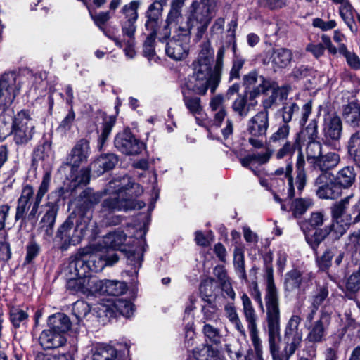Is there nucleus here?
Masks as SVG:
<instances>
[{"label": "nucleus", "instance_id": "1", "mask_svg": "<svg viewBox=\"0 0 360 360\" xmlns=\"http://www.w3.org/2000/svg\"><path fill=\"white\" fill-rule=\"evenodd\" d=\"M224 55L225 48L221 46L217 50L214 65L212 69L214 50L209 41L202 44L198 56L192 64L193 77L195 79L193 91L195 94L205 95L208 89L212 94L215 93L221 82Z\"/></svg>", "mask_w": 360, "mask_h": 360}, {"label": "nucleus", "instance_id": "2", "mask_svg": "<svg viewBox=\"0 0 360 360\" xmlns=\"http://www.w3.org/2000/svg\"><path fill=\"white\" fill-rule=\"evenodd\" d=\"M107 192L110 197L102 204L104 209L115 210H128L136 207L134 198L143 193V189L138 184L134 183L131 178L123 176L110 181Z\"/></svg>", "mask_w": 360, "mask_h": 360}, {"label": "nucleus", "instance_id": "3", "mask_svg": "<svg viewBox=\"0 0 360 360\" xmlns=\"http://www.w3.org/2000/svg\"><path fill=\"white\" fill-rule=\"evenodd\" d=\"M92 216L72 213L58 228L56 237L61 242V249L65 250L70 245L79 244L89 231H94L96 222Z\"/></svg>", "mask_w": 360, "mask_h": 360}, {"label": "nucleus", "instance_id": "4", "mask_svg": "<svg viewBox=\"0 0 360 360\" xmlns=\"http://www.w3.org/2000/svg\"><path fill=\"white\" fill-rule=\"evenodd\" d=\"M36 132V124L29 112L20 110L13 115L8 135L18 146H23L31 141Z\"/></svg>", "mask_w": 360, "mask_h": 360}, {"label": "nucleus", "instance_id": "5", "mask_svg": "<svg viewBox=\"0 0 360 360\" xmlns=\"http://www.w3.org/2000/svg\"><path fill=\"white\" fill-rule=\"evenodd\" d=\"M351 215L347 216V221H332L330 225L323 229H318L312 234L305 233L307 243L315 251L319 245L329 236L333 240H338L344 236L351 225Z\"/></svg>", "mask_w": 360, "mask_h": 360}, {"label": "nucleus", "instance_id": "6", "mask_svg": "<svg viewBox=\"0 0 360 360\" xmlns=\"http://www.w3.org/2000/svg\"><path fill=\"white\" fill-rule=\"evenodd\" d=\"M243 313L248 325L250 339L254 350L258 360H263V347L262 340L259 337L257 328V315L252 305V301L246 293L241 295Z\"/></svg>", "mask_w": 360, "mask_h": 360}, {"label": "nucleus", "instance_id": "7", "mask_svg": "<svg viewBox=\"0 0 360 360\" xmlns=\"http://www.w3.org/2000/svg\"><path fill=\"white\" fill-rule=\"evenodd\" d=\"M190 28L178 27L174 32V35L166 41L165 53L174 60L184 59L189 50Z\"/></svg>", "mask_w": 360, "mask_h": 360}, {"label": "nucleus", "instance_id": "8", "mask_svg": "<svg viewBox=\"0 0 360 360\" xmlns=\"http://www.w3.org/2000/svg\"><path fill=\"white\" fill-rule=\"evenodd\" d=\"M162 15V7L160 4L154 2L150 5L146 12L147 20L145 27L150 32L143 44V53L150 58L155 55V41L157 37V28L159 27Z\"/></svg>", "mask_w": 360, "mask_h": 360}, {"label": "nucleus", "instance_id": "9", "mask_svg": "<svg viewBox=\"0 0 360 360\" xmlns=\"http://www.w3.org/2000/svg\"><path fill=\"white\" fill-rule=\"evenodd\" d=\"M21 89L20 82L14 72H4L0 76V109H8Z\"/></svg>", "mask_w": 360, "mask_h": 360}, {"label": "nucleus", "instance_id": "10", "mask_svg": "<svg viewBox=\"0 0 360 360\" xmlns=\"http://www.w3.org/2000/svg\"><path fill=\"white\" fill-rule=\"evenodd\" d=\"M210 8H206L205 6H200L197 0H194L190 7V14L188 18L187 25L184 27H196L198 30L197 36L202 38L207 27L211 22L212 16Z\"/></svg>", "mask_w": 360, "mask_h": 360}, {"label": "nucleus", "instance_id": "11", "mask_svg": "<svg viewBox=\"0 0 360 360\" xmlns=\"http://www.w3.org/2000/svg\"><path fill=\"white\" fill-rule=\"evenodd\" d=\"M266 288L265 303L266 319H280L279 296L274 281V271L271 265L266 266Z\"/></svg>", "mask_w": 360, "mask_h": 360}, {"label": "nucleus", "instance_id": "12", "mask_svg": "<svg viewBox=\"0 0 360 360\" xmlns=\"http://www.w3.org/2000/svg\"><path fill=\"white\" fill-rule=\"evenodd\" d=\"M301 321L300 316L292 315L286 324L284 333V353L288 356L294 354L300 347L302 340V330L300 328Z\"/></svg>", "mask_w": 360, "mask_h": 360}, {"label": "nucleus", "instance_id": "13", "mask_svg": "<svg viewBox=\"0 0 360 360\" xmlns=\"http://www.w3.org/2000/svg\"><path fill=\"white\" fill-rule=\"evenodd\" d=\"M114 145L118 151L126 155H136L145 148V144L128 129L115 136Z\"/></svg>", "mask_w": 360, "mask_h": 360}, {"label": "nucleus", "instance_id": "14", "mask_svg": "<svg viewBox=\"0 0 360 360\" xmlns=\"http://www.w3.org/2000/svg\"><path fill=\"white\" fill-rule=\"evenodd\" d=\"M314 186L316 194L320 199L334 200L340 195V188L329 172L321 173L314 180Z\"/></svg>", "mask_w": 360, "mask_h": 360}, {"label": "nucleus", "instance_id": "15", "mask_svg": "<svg viewBox=\"0 0 360 360\" xmlns=\"http://www.w3.org/2000/svg\"><path fill=\"white\" fill-rule=\"evenodd\" d=\"M243 79V84L246 86L247 88L254 86L259 82L258 86L249 91H246L250 101H253L261 94L266 93L269 91V89H275L274 82L265 78L262 75H259L258 72L255 70L245 75Z\"/></svg>", "mask_w": 360, "mask_h": 360}, {"label": "nucleus", "instance_id": "16", "mask_svg": "<svg viewBox=\"0 0 360 360\" xmlns=\"http://www.w3.org/2000/svg\"><path fill=\"white\" fill-rule=\"evenodd\" d=\"M313 274L302 273L298 269H292L288 271L284 278V289L287 292H294L295 290H305V289L311 285Z\"/></svg>", "mask_w": 360, "mask_h": 360}, {"label": "nucleus", "instance_id": "17", "mask_svg": "<svg viewBox=\"0 0 360 360\" xmlns=\"http://www.w3.org/2000/svg\"><path fill=\"white\" fill-rule=\"evenodd\" d=\"M345 252L337 245L328 247L323 254L316 257V262L320 271H326L333 266V259L334 265L339 266L345 258Z\"/></svg>", "mask_w": 360, "mask_h": 360}, {"label": "nucleus", "instance_id": "18", "mask_svg": "<svg viewBox=\"0 0 360 360\" xmlns=\"http://www.w3.org/2000/svg\"><path fill=\"white\" fill-rule=\"evenodd\" d=\"M90 153L89 143L82 139L78 141L66 158L65 165L72 169H77L81 164L87 161Z\"/></svg>", "mask_w": 360, "mask_h": 360}, {"label": "nucleus", "instance_id": "19", "mask_svg": "<svg viewBox=\"0 0 360 360\" xmlns=\"http://www.w3.org/2000/svg\"><path fill=\"white\" fill-rule=\"evenodd\" d=\"M268 329V341L269 351L273 360H289L285 353V356L278 354V340L280 339V319H266Z\"/></svg>", "mask_w": 360, "mask_h": 360}, {"label": "nucleus", "instance_id": "20", "mask_svg": "<svg viewBox=\"0 0 360 360\" xmlns=\"http://www.w3.org/2000/svg\"><path fill=\"white\" fill-rule=\"evenodd\" d=\"M89 249L82 248L71 260L65 270V275L86 277L89 273L87 256Z\"/></svg>", "mask_w": 360, "mask_h": 360}, {"label": "nucleus", "instance_id": "21", "mask_svg": "<svg viewBox=\"0 0 360 360\" xmlns=\"http://www.w3.org/2000/svg\"><path fill=\"white\" fill-rule=\"evenodd\" d=\"M330 316L328 313L322 311L319 319L312 323L309 328L307 340L313 343L321 342L326 335L330 325Z\"/></svg>", "mask_w": 360, "mask_h": 360}, {"label": "nucleus", "instance_id": "22", "mask_svg": "<svg viewBox=\"0 0 360 360\" xmlns=\"http://www.w3.org/2000/svg\"><path fill=\"white\" fill-rule=\"evenodd\" d=\"M269 127V113L266 110L258 112L248 122L247 131L252 136H265Z\"/></svg>", "mask_w": 360, "mask_h": 360}, {"label": "nucleus", "instance_id": "23", "mask_svg": "<svg viewBox=\"0 0 360 360\" xmlns=\"http://www.w3.org/2000/svg\"><path fill=\"white\" fill-rule=\"evenodd\" d=\"M101 193H96L89 188L83 191L77 200V207L79 212V214L89 215L87 212L97 205L101 201ZM89 215L91 216V214Z\"/></svg>", "mask_w": 360, "mask_h": 360}, {"label": "nucleus", "instance_id": "24", "mask_svg": "<svg viewBox=\"0 0 360 360\" xmlns=\"http://www.w3.org/2000/svg\"><path fill=\"white\" fill-rule=\"evenodd\" d=\"M39 342L44 349H50L64 345L66 338L63 335L57 333L50 328L41 332Z\"/></svg>", "mask_w": 360, "mask_h": 360}, {"label": "nucleus", "instance_id": "25", "mask_svg": "<svg viewBox=\"0 0 360 360\" xmlns=\"http://www.w3.org/2000/svg\"><path fill=\"white\" fill-rule=\"evenodd\" d=\"M342 131V124L340 117L333 115L325 118L323 134L326 139L339 140Z\"/></svg>", "mask_w": 360, "mask_h": 360}, {"label": "nucleus", "instance_id": "26", "mask_svg": "<svg viewBox=\"0 0 360 360\" xmlns=\"http://www.w3.org/2000/svg\"><path fill=\"white\" fill-rule=\"evenodd\" d=\"M340 162V157L338 153L329 152L325 155H321L311 167L317 169L321 173L328 172L329 170L335 168Z\"/></svg>", "mask_w": 360, "mask_h": 360}, {"label": "nucleus", "instance_id": "27", "mask_svg": "<svg viewBox=\"0 0 360 360\" xmlns=\"http://www.w3.org/2000/svg\"><path fill=\"white\" fill-rule=\"evenodd\" d=\"M117 162V158L115 154L101 155L91 164L90 167L97 176H99L112 169Z\"/></svg>", "mask_w": 360, "mask_h": 360}, {"label": "nucleus", "instance_id": "28", "mask_svg": "<svg viewBox=\"0 0 360 360\" xmlns=\"http://www.w3.org/2000/svg\"><path fill=\"white\" fill-rule=\"evenodd\" d=\"M292 58V51L285 48L274 49L271 53L270 60L274 70L285 68L291 62Z\"/></svg>", "mask_w": 360, "mask_h": 360}, {"label": "nucleus", "instance_id": "29", "mask_svg": "<svg viewBox=\"0 0 360 360\" xmlns=\"http://www.w3.org/2000/svg\"><path fill=\"white\" fill-rule=\"evenodd\" d=\"M48 325L51 330L63 335L71 328V322L68 316L62 313H57L49 317Z\"/></svg>", "mask_w": 360, "mask_h": 360}, {"label": "nucleus", "instance_id": "30", "mask_svg": "<svg viewBox=\"0 0 360 360\" xmlns=\"http://www.w3.org/2000/svg\"><path fill=\"white\" fill-rule=\"evenodd\" d=\"M34 195L33 187L30 185H26L22 191L21 195L18 200L16 208L15 219H23L30 207L29 202Z\"/></svg>", "mask_w": 360, "mask_h": 360}, {"label": "nucleus", "instance_id": "31", "mask_svg": "<svg viewBox=\"0 0 360 360\" xmlns=\"http://www.w3.org/2000/svg\"><path fill=\"white\" fill-rule=\"evenodd\" d=\"M327 219L328 217L323 211L312 212L304 224L303 231L304 234H311L309 233L311 230L316 231L318 229H323L321 227L323 226Z\"/></svg>", "mask_w": 360, "mask_h": 360}, {"label": "nucleus", "instance_id": "32", "mask_svg": "<svg viewBox=\"0 0 360 360\" xmlns=\"http://www.w3.org/2000/svg\"><path fill=\"white\" fill-rule=\"evenodd\" d=\"M295 167L297 174L295 184L299 193H301L307 184V174L304 167L305 160L302 151H300L297 155Z\"/></svg>", "mask_w": 360, "mask_h": 360}, {"label": "nucleus", "instance_id": "33", "mask_svg": "<svg viewBox=\"0 0 360 360\" xmlns=\"http://www.w3.org/2000/svg\"><path fill=\"white\" fill-rule=\"evenodd\" d=\"M117 357V350L108 345H99L91 351V356L86 360H115Z\"/></svg>", "mask_w": 360, "mask_h": 360}, {"label": "nucleus", "instance_id": "34", "mask_svg": "<svg viewBox=\"0 0 360 360\" xmlns=\"http://www.w3.org/2000/svg\"><path fill=\"white\" fill-rule=\"evenodd\" d=\"M356 173L352 166H346L338 171L336 175V184L344 188H349L355 181Z\"/></svg>", "mask_w": 360, "mask_h": 360}, {"label": "nucleus", "instance_id": "35", "mask_svg": "<svg viewBox=\"0 0 360 360\" xmlns=\"http://www.w3.org/2000/svg\"><path fill=\"white\" fill-rule=\"evenodd\" d=\"M248 95H239L238 98L233 102L231 108L233 111L239 117L243 118L248 115L251 107H254L257 104V101L248 103Z\"/></svg>", "mask_w": 360, "mask_h": 360}, {"label": "nucleus", "instance_id": "36", "mask_svg": "<svg viewBox=\"0 0 360 360\" xmlns=\"http://www.w3.org/2000/svg\"><path fill=\"white\" fill-rule=\"evenodd\" d=\"M127 236L122 231H115L107 234L103 240V248L119 249L124 244Z\"/></svg>", "mask_w": 360, "mask_h": 360}, {"label": "nucleus", "instance_id": "37", "mask_svg": "<svg viewBox=\"0 0 360 360\" xmlns=\"http://www.w3.org/2000/svg\"><path fill=\"white\" fill-rule=\"evenodd\" d=\"M351 197L352 195L345 197L331 206L330 215L332 221H347V217L344 218V215L349 205Z\"/></svg>", "mask_w": 360, "mask_h": 360}, {"label": "nucleus", "instance_id": "38", "mask_svg": "<svg viewBox=\"0 0 360 360\" xmlns=\"http://www.w3.org/2000/svg\"><path fill=\"white\" fill-rule=\"evenodd\" d=\"M313 205L314 201L310 198H297L292 201L290 210L295 217H300Z\"/></svg>", "mask_w": 360, "mask_h": 360}, {"label": "nucleus", "instance_id": "39", "mask_svg": "<svg viewBox=\"0 0 360 360\" xmlns=\"http://www.w3.org/2000/svg\"><path fill=\"white\" fill-rule=\"evenodd\" d=\"M342 117L349 124L357 126L360 120V108L355 103H349L344 107Z\"/></svg>", "mask_w": 360, "mask_h": 360}, {"label": "nucleus", "instance_id": "40", "mask_svg": "<svg viewBox=\"0 0 360 360\" xmlns=\"http://www.w3.org/2000/svg\"><path fill=\"white\" fill-rule=\"evenodd\" d=\"M84 248L89 249V253L87 256L88 266L90 267L89 271H101L106 265H108V262L103 258L102 255L99 252H93L91 247H86Z\"/></svg>", "mask_w": 360, "mask_h": 360}, {"label": "nucleus", "instance_id": "41", "mask_svg": "<svg viewBox=\"0 0 360 360\" xmlns=\"http://www.w3.org/2000/svg\"><path fill=\"white\" fill-rule=\"evenodd\" d=\"M328 295V290L326 285H323L316 288V292L311 297V306L313 309L311 314L307 316V319L311 321L313 319L314 314L318 309L319 306L323 303Z\"/></svg>", "mask_w": 360, "mask_h": 360}, {"label": "nucleus", "instance_id": "42", "mask_svg": "<svg viewBox=\"0 0 360 360\" xmlns=\"http://www.w3.org/2000/svg\"><path fill=\"white\" fill-rule=\"evenodd\" d=\"M46 206L48 210L43 216L40 223L41 224V227L45 229L46 232L48 233L53 226L58 208V206L53 202L47 203Z\"/></svg>", "mask_w": 360, "mask_h": 360}, {"label": "nucleus", "instance_id": "43", "mask_svg": "<svg viewBox=\"0 0 360 360\" xmlns=\"http://www.w3.org/2000/svg\"><path fill=\"white\" fill-rule=\"evenodd\" d=\"M292 164L291 161L288 162L287 163L285 168L280 167V168L276 169L274 172L275 175H277V176L285 175V178L287 179L288 186V197H290V198H292L295 195V184L294 179L292 176Z\"/></svg>", "mask_w": 360, "mask_h": 360}, {"label": "nucleus", "instance_id": "44", "mask_svg": "<svg viewBox=\"0 0 360 360\" xmlns=\"http://www.w3.org/2000/svg\"><path fill=\"white\" fill-rule=\"evenodd\" d=\"M183 101L189 112L192 115H200L202 111L201 99L193 95H190L188 92L183 91Z\"/></svg>", "mask_w": 360, "mask_h": 360}, {"label": "nucleus", "instance_id": "45", "mask_svg": "<svg viewBox=\"0 0 360 360\" xmlns=\"http://www.w3.org/2000/svg\"><path fill=\"white\" fill-rule=\"evenodd\" d=\"M226 316L235 326L236 329L243 335H245V328L239 318L236 307L232 304H228L224 307Z\"/></svg>", "mask_w": 360, "mask_h": 360}, {"label": "nucleus", "instance_id": "46", "mask_svg": "<svg viewBox=\"0 0 360 360\" xmlns=\"http://www.w3.org/2000/svg\"><path fill=\"white\" fill-rule=\"evenodd\" d=\"M307 160L311 167L322 155V145L317 140L309 141L306 148Z\"/></svg>", "mask_w": 360, "mask_h": 360}, {"label": "nucleus", "instance_id": "47", "mask_svg": "<svg viewBox=\"0 0 360 360\" xmlns=\"http://www.w3.org/2000/svg\"><path fill=\"white\" fill-rule=\"evenodd\" d=\"M127 285L124 282L117 281H105L103 294L112 296H119L124 293Z\"/></svg>", "mask_w": 360, "mask_h": 360}, {"label": "nucleus", "instance_id": "48", "mask_svg": "<svg viewBox=\"0 0 360 360\" xmlns=\"http://www.w3.org/2000/svg\"><path fill=\"white\" fill-rule=\"evenodd\" d=\"M104 281L98 280L96 276L87 275L84 285V294L87 293H103Z\"/></svg>", "mask_w": 360, "mask_h": 360}, {"label": "nucleus", "instance_id": "49", "mask_svg": "<svg viewBox=\"0 0 360 360\" xmlns=\"http://www.w3.org/2000/svg\"><path fill=\"white\" fill-rule=\"evenodd\" d=\"M67 278V288L72 293L82 292L84 294V285L86 277L74 276L72 275H65Z\"/></svg>", "mask_w": 360, "mask_h": 360}, {"label": "nucleus", "instance_id": "50", "mask_svg": "<svg viewBox=\"0 0 360 360\" xmlns=\"http://www.w3.org/2000/svg\"><path fill=\"white\" fill-rule=\"evenodd\" d=\"M0 114V136L9 134L11 122H13V111L9 108L1 109Z\"/></svg>", "mask_w": 360, "mask_h": 360}, {"label": "nucleus", "instance_id": "51", "mask_svg": "<svg viewBox=\"0 0 360 360\" xmlns=\"http://www.w3.org/2000/svg\"><path fill=\"white\" fill-rule=\"evenodd\" d=\"M339 4L340 15L352 30L354 13L352 6L347 0H343Z\"/></svg>", "mask_w": 360, "mask_h": 360}, {"label": "nucleus", "instance_id": "52", "mask_svg": "<svg viewBox=\"0 0 360 360\" xmlns=\"http://www.w3.org/2000/svg\"><path fill=\"white\" fill-rule=\"evenodd\" d=\"M139 5L140 4L137 1H132L127 4H125L120 11L124 15V20H137L139 17L138 8Z\"/></svg>", "mask_w": 360, "mask_h": 360}, {"label": "nucleus", "instance_id": "53", "mask_svg": "<svg viewBox=\"0 0 360 360\" xmlns=\"http://www.w3.org/2000/svg\"><path fill=\"white\" fill-rule=\"evenodd\" d=\"M348 150L356 161H360V131L352 134L348 141Z\"/></svg>", "mask_w": 360, "mask_h": 360}, {"label": "nucleus", "instance_id": "54", "mask_svg": "<svg viewBox=\"0 0 360 360\" xmlns=\"http://www.w3.org/2000/svg\"><path fill=\"white\" fill-rule=\"evenodd\" d=\"M114 306L116 310L125 317H130L134 311V304L126 300H116Z\"/></svg>", "mask_w": 360, "mask_h": 360}, {"label": "nucleus", "instance_id": "55", "mask_svg": "<svg viewBox=\"0 0 360 360\" xmlns=\"http://www.w3.org/2000/svg\"><path fill=\"white\" fill-rule=\"evenodd\" d=\"M338 51L340 54L345 57L348 65L351 68L356 70L360 68L359 58L354 53L349 51L345 44H340Z\"/></svg>", "mask_w": 360, "mask_h": 360}, {"label": "nucleus", "instance_id": "56", "mask_svg": "<svg viewBox=\"0 0 360 360\" xmlns=\"http://www.w3.org/2000/svg\"><path fill=\"white\" fill-rule=\"evenodd\" d=\"M233 264L239 277L246 281L247 275L245 269L244 255L239 250H236L234 252Z\"/></svg>", "mask_w": 360, "mask_h": 360}, {"label": "nucleus", "instance_id": "57", "mask_svg": "<svg viewBox=\"0 0 360 360\" xmlns=\"http://www.w3.org/2000/svg\"><path fill=\"white\" fill-rule=\"evenodd\" d=\"M90 311L89 305L84 301H77L74 303L72 307V313L80 322Z\"/></svg>", "mask_w": 360, "mask_h": 360}, {"label": "nucleus", "instance_id": "58", "mask_svg": "<svg viewBox=\"0 0 360 360\" xmlns=\"http://www.w3.org/2000/svg\"><path fill=\"white\" fill-rule=\"evenodd\" d=\"M11 321L15 327H19L21 323L27 320L28 315L27 314L18 308H12L10 311Z\"/></svg>", "mask_w": 360, "mask_h": 360}, {"label": "nucleus", "instance_id": "59", "mask_svg": "<svg viewBox=\"0 0 360 360\" xmlns=\"http://www.w3.org/2000/svg\"><path fill=\"white\" fill-rule=\"evenodd\" d=\"M75 120V113L72 109V107H71L67 115L61 121L59 127H58V130L62 133L65 134L67 131L71 129Z\"/></svg>", "mask_w": 360, "mask_h": 360}, {"label": "nucleus", "instance_id": "60", "mask_svg": "<svg viewBox=\"0 0 360 360\" xmlns=\"http://www.w3.org/2000/svg\"><path fill=\"white\" fill-rule=\"evenodd\" d=\"M202 330L205 335L210 340L211 342L214 344H218L220 342L221 336L218 328L210 324H205Z\"/></svg>", "mask_w": 360, "mask_h": 360}, {"label": "nucleus", "instance_id": "61", "mask_svg": "<svg viewBox=\"0 0 360 360\" xmlns=\"http://www.w3.org/2000/svg\"><path fill=\"white\" fill-rule=\"evenodd\" d=\"M274 153L273 149L266 148L264 153L250 154L253 164L264 165L267 163Z\"/></svg>", "mask_w": 360, "mask_h": 360}, {"label": "nucleus", "instance_id": "62", "mask_svg": "<svg viewBox=\"0 0 360 360\" xmlns=\"http://www.w3.org/2000/svg\"><path fill=\"white\" fill-rule=\"evenodd\" d=\"M347 288L353 292L360 289V266H358L348 278Z\"/></svg>", "mask_w": 360, "mask_h": 360}, {"label": "nucleus", "instance_id": "63", "mask_svg": "<svg viewBox=\"0 0 360 360\" xmlns=\"http://www.w3.org/2000/svg\"><path fill=\"white\" fill-rule=\"evenodd\" d=\"M290 127L288 124H283L270 137V141L278 142L286 139L289 135Z\"/></svg>", "mask_w": 360, "mask_h": 360}, {"label": "nucleus", "instance_id": "64", "mask_svg": "<svg viewBox=\"0 0 360 360\" xmlns=\"http://www.w3.org/2000/svg\"><path fill=\"white\" fill-rule=\"evenodd\" d=\"M295 151V145L290 141H286L283 146L278 150L276 153V158L278 160L285 157H292Z\"/></svg>", "mask_w": 360, "mask_h": 360}]
</instances>
